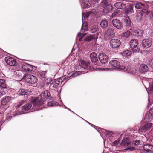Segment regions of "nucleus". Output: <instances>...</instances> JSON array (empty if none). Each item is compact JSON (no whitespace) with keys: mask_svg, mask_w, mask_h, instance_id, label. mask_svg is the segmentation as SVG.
<instances>
[{"mask_svg":"<svg viewBox=\"0 0 153 153\" xmlns=\"http://www.w3.org/2000/svg\"><path fill=\"white\" fill-rule=\"evenodd\" d=\"M50 97V94L49 91L46 90L41 93L40 97L34 99L33 101V108L34 106H39L42 105L46 100Z\"/></svg>","mask_w":153,"mask_h":153,"instance_id":"obj_1","label":"nucleus"},{"mask_svg":"<svg viewBox=\"0 0 153 153\" xmlns=\"http://www.w3.org/2000/svg\"><path fill=\"white\" fill-rule=\"evenodd\" d=\"M24 79L26 82L32 84H34L37 81V79L35 76L30 74L25 75Z\"/></svg>","mask_w":153,"mask_h":153,"instance_id":"obj_2","label":"nucleus"},{"mask_svg":"<svg viewBox=\"0 0 153 153\" xmlns=\"http://www.w3.org/2000/svg\"><path fill=\"white\" fill-rule=\"evenodd\" d=\"M110 64L112 66L116 68L119 67L121 70L127 71L128 72H129L128 70H127L126 66L123 65L121 66L119 62L117 60H113L111 61L110 62Z\"/></svg>","mask_w":153,"mask_h":153,"instance_id":"obj_3","label":"nucleus"},{"mask_svg":"<svg viewBox=\"0 0 153 153\" xmlns=\"http://www.w3.org/2000/svg\"><path fill=\"white\" fill-rule=\"evenodd\" d=\"M152 125L153 124L151 123H146L143 126L139 128V131L140 132L143 133L148 131L151 129Z\"/></svg>","mask_w":153,"mask_h":153,"instance_id":"obj_4","label":"nucleus"},{"mask_svg":"<svg viewBox=\"0 0 153 153\" xmlns=\"http://www.w3.org/2000/svg\"><path fill=\"white\" fill-rule=\"evenodd\" d=\"M4 59L7 64L10 66H14L16 65V60L12 57H5Z\"/></svg>","mask_w":153,"mask_h":153,"instance_id":"obj_5","label":"nucleus"},{"mask_svg":"<svg viewBox=\"0 0 153 153\" xmlns=\"http://www.w3.org/2000/svg\"><path fill=\"white\" fill-rule=\"evenodd\" d=\"M113 25L116 28L121 29L122 27V25L120 20L117 19H113L111 21Z\"/></svg>","mask_w":153,"mask_h":153,"instance_id":"obj_6","label":"nucleus"},{"mask_svg":"<svg viewBox=\"0 0 153 153\" xmlns=\"http://www.w3.org/2000/svg\"><path fill=\"white\" fill-rule=\"evenodd\" d=\"M80 63L81 66V69L85 70V71L82 72L85 73L88 72V70L90 68L89 63L82 60L81 61Z\"/></svg>","mask_w":153,"mask_h":153,"instance_id":"obj_7","label":"nucleus"},{"mask_svg":"<svg viewBox=\"0 0 153 153\" xmlns=\"http://www.w3.org/2000/svg\"><path fill=\"white\" fill-rule=\"evenodd\" d=\"M114 36V30L112 28L109 29L107 30L104 35L105 37L108 38H112Z\"/></svg>","mask_w":153,"mask_h":153,"instance_id":"obj_8","label":"nucleus"},{"mask_svg":"<svg viewBox=\"0 0 153 153\" xmlns=\"http://www.w3.org/2000/svg\"><path fill=\"white\" fill-rule=\"evenodd\" d=\"M111 47L114 48L119 47L120 45V42L117 39H112L110 42Z\"/></svg>","mask_w":153,"mask_h":153,"instance_id":"obj_9","label":"nucleus"},{"mask_svg":"<svg viewBox=\"0 0 153 153\" xmlns=\"http://www.w3.org/2000/svg\"><path fill=\"white\" fill-rule=\"evenodd\" d=\"M99 59L101 63L102 64L106 63L108 60V56L103 53H100L99 54Z\"/></svg>","mask_w":153,"mask_h":153,"instance_id":"obj_10","label":"nucleus"},{"mask_svg":"<svg viewBox=\"0 0 153 153\" xmlns=\"http://www.w3.org/2000/svg\"><path fill=\"white\" fill-rule=\"evenodd\" d=\"M152 42L151 39H144L142 42V45L145 48H148L151 46Z\"/></svg>","mask_w":153,"mask_h":153,"instance_id":"obj_11","label":"nucleus"},{"mask_svg":"<svg viewBox=\"0 0 153 153\" xmlns=\"http://www.w3.org/2000/svg\"><path fill=\"white\" fill-rule=\"evenodd\" d=\"M143 35V30L140 29L136 30L133 33V35L135 36V37H138L140 38L142 37Z\"/></svg>","mask_w":153,"mask_h":153,"instance_id":"obj_12","label":"nucleus"},{"mask_svg":"<svg viewBox=\"0 0 153 153\" xmlns=\"http://www.w3.org/2000/svg\"><path fill=\"white\" fill-rule=\"evenodd\" d=\"M126 3H123L121 2H116L114 4V6L117 9H123L126 8Z\"/></svg>","mask_w":153,"mask_h":153,"instance_id":"obj_13","label":"nucleus"},{"mask_svg":"<svg viewBox=\"0 0 153 153\" xmlns=\"http://www.w3.org/2000/svg\"><path fill=\"white\" fill-rule=\"evenodd\" d=\"M22 68L28 72L31 71L33 70V67L30 65L25 63L22 65Z\"/></svg>","mask_w":153,"mask_h":153,"instance_id":"obj_14","label":"nucleus"},{"mask_svg":"<svg viewBox=\"0 0 153 153\" xmlns=\"http://www.w3.org/2000/svg\"><path fill=\"white\" fill-rule=\"evenodd\" d=\"M51 83V88L52 89L57 87L58 85L61 83L60 81L57 80H52Z\"/></svg>","mask_w":153,"mask_h":153,"instance_id":"obj_15","label":"nucleus"},{"mask_svg":"<svg viewBox=\"0 0 153 153\" xmlns=\"http://www.w3.org/2000/svg\"><path fill=\"white\" fill-rule=\"evenodd\" d=\"M148 70V68L147 65L144 64L140 65L139 68V71L141 73H143L146 72Z\"/></svg>","mask_w":153,"mask_h":153,"instance_id":"obj_16","label":"nucleus"},{"mask_svg":"<svg viewBox=\"0 0 153 153\" xmlns=\"http://www.w3.org/2000/svg\"><path fill=\"white\" fill-rule=\"evenodd\" d=\"M143 149L148 152H153V146L149 144L145 145L143 146Z\"/></svg>","mask_w":153,"mask_h":153,"instance_id":"obj_17","label":"nucleus"},{"mask_svg":"<svg viewBox=\"0 0 153 153\" xmlns=\"http://www.w3.org/2000/svg\"><path fill=\"white\" fill-rule=\"evenodd\" d=\"M138 43L137 41L135 39H132L130 42V48L132 49L135 48Z\"/></svg>","mask_w":153,"mask_h":153,"instance_id":"obj_18","label":"nucleus"},{"mask_svg":"<svg viewBox=\"0 0 153 153\" xmlns=\"http://www.w3.org/2000/svg\"><path fill=\"white\" fill-rule=\"evenodd\" d=\"M11 98L9 96L3 98L1 102V104L2 105H6L7 103L9 102Z\"/></svg>","mask_w":153,"mask_h":153,"instance_id":"obj_19","label":"nucleus"},{"mask_svg":"<svg viewBox=\"0 0 153 153\" xmlns=\"http://www.w3.org/2000/svg\"><path fill=\"white\" fill-rule=\"evenodd\" d=\"M90 58L92 62H95L98 60L97 54L95 52H93L90 55Z\"/></svg>","mask_w":153,"mask_h":153,"instance_id":"obj_20","label":"nucleus"},{"mask_svg":"<svg viewBox=\"0 0 153 153\" xmlns=\"http://www.w3.org/2000/svg\"><path fill=\"white\" fill-rule=\"evenodd\" d=\"M131 144V142L126 138L123 139L121 143L122 146H124L125 147L128 146Z\"/></svg>","mask_w":153,"mask_h":153,"instance_id":"obj_21","label":"nucleus"},{"mask_svg":"<svg viewBox=\"0 0 153 153\" xmlns=\"http://www.w3.org/2000/svg\"><path fill=\"white\" fill-rule=\"evenodd\" d=\"M100 25L102 28H106L108 25V22L106 19H103L101 22Z\"/></svg>","mask_w":153,"mask_h":153,"instance_id":"obj_22","label":"nucleus"},{"mask_svg":"<svg viewBox=\"0 0 153 153\" xmlns=\"http://www.w3.org/2000/svg\"><path fill=\"white\" fill-rule=\"evenodd\" d=\"M31 92L25 90L23 89H20L18 92V94L20 95H27L30 94Z\"/></svg>","mask_w":153,"mask_h":153,"instance_id":"obj_23","label":"nucleus"},{"mask_svg":"<svg viewBox=\"0 0 153 153\" xmlns=\"http://www.w3.org/2000/svg\"><path fill=\"white\" fill-rule=\"evenodd\" d=\"M124 23L126 28H128L130 27L131 24L130 19L128 17L126 18L124 20Z\"/></svg>","mask_w":153,"mask_h":153,"instance_id":"obj_24","label":"nucleus"},{"mask_svg":"<svg viewBox=\"0 0 153 153\" xmlns=\"http://www.w3.org/2000/svg\"><path fill=\"white\" fill-rule=\"evenodd\" d=\"M80 74V71H76L74 72H71L68 74L67 78L70 77H74Z\"/></svg>","mask_w":153,"mask_h":153,"instance_id":"obj_25","label":"nucleus"},{"mask_svg":"<svg viewBox=\"0 0 153 153\" xmlns=\"http://www.w3.org/2000/svg\"><path fill=\"white\" fill-rule=\"evenodd\" d=\"M142 13H141V14L143 15L144 14L148 15L149 13L151 14V19H152L153 21V11H152L150 12L148 11L145 9H143L142 10Z\"/></svg>","mask_w":153,"mask_h":153,"instance_id":"obj_26","label":"nucleus"},{"mask_svg":"<svg viewBox=\"0 0 153 153\" xmlns=\"http://www.w3.org/2000/svg\"><path fill=\"white\" fill-rule=\"evenodd\" d=\"M132 53L131 51L128 50H126L122 53V56L125 57H127L131 55Z\"/></svg>","mask_w":153,"mask_h":153,"instance_id":"obj_27","label":"nucleus"},{"mask_svg":"<svg viewBox=\"0 0 153 153\" xmlns=\"http://www.w3.org/2000/svg\"><path fill=\"white\" fill-rule=\"evenodd\" d=\"M148 119V121H151L153 120V108H151L149 110Z\"/></svg>","mask_w":153,"mask_h":153,"instance_id":"obj_28","label":"nucleus"},{"mask_svg":"<svg viewBox=\"0 0 153 153\" xmlns=\"http://www.w3.org/2000/svg\"><path fill=\"white\" fill-rule=\"evenodd\" d=\"M32 106V104L31 103H27L22 107V111L28 110Z\"/></svg>","mask_w":153,"mask_h":153,"instance_id":"obj_29","label":"nucleus"},{"mask_svg":"<svg viewBox=\"0 0 153 153\" xmlns=\"http://www.w3.org/2000/svg\"><path fill=\"white\" fill-rule=\"evenodd\" d=\"M135 7L137 9H142L144 6L143 4L141 3H137L136 4H134Z\"/></svg>","mask_w":153,"mask_h":153,"instance_id":"obj_30","label":"nucleus"},{"mask_svg":"<svg viewBox=\"0 0 153 153\" xmlns=\"http://www.w3.org/2000/svg\"><path fill=\"white\" fill-rule=\"evenodd\" d=\"M88 29L87 24L86 22H84L83 23L81 28V30L83 31L87 30Z\"/></svg>","mask_w":153,"mask_h":153,"instance_id":"obj_31","label":"nucleus"},{"mask_svg":"<svg viewBox=\"0 0 153 153\" xmlns=\"http://www.w3.org/2000/svg\"><path fill=\"white\" fill-rule=\"evenodd\" d=\"M52 82V80L51 79H45L43 82V84L44 86H48Z\"/></svg>","mask_w":153,"mask_h":153,"instance_id":"obj_32","label":"nucleus"},{"mask_svg":"<svg viewBox=\"0 0 153 153\" xmlns=\"http://www.w3.org/2000/svg\"><path fill=\"white\" fill-rule=\"evenodd\" d=\"M85 1L86 2V0H85V1L84 2H82V3H81V5L82 6H82H83V7L84 8H89L90 7V4L89 2V0H88V5H86V4H87V2L85 3Z\"/></svg>","mask_w":153,"mask_h":153,"instance_id":"obj_33","label":"nucleus"},{"mask_svg":"<svg viewBox=\"0 0 153 153\" xmlns=\"http://www.w3.org/2000/svg\"><path fill=\"white\" fill-rule=\"evenodd\" d=\"M131 33L130 31L128 30L123 33L122 37H123L128 38L129 36Z\"/></svg>","mask_w":153,"mask_h":153,"instance_id":"obj_34","label":"nucleus"},{"mask_svg":"<svg viewBox=\"0 0 153 153\" xmlns=\"http://www.w3.org/2000/svg\"><path fill=\"white\" fill-rule=\"evenodd\" d=\"M0 87L3 88H6L5 82L4 80L0 79Z\"/></svg>","mask_w":153,"mask_h":153,"instance_id":"obj_35","label":"nucleus"},{"mask_svg":"<svg viewBox=\"0 0 153 153\" xmlns=\"http://www.w3.org/2000/svg\"><path fill=\"white\" fill-rule=\"evenodd\" d=\"M101 6L104 8L107 5V2L106 0H102L100 3Z\"/></svg>","mask_w":153,"mask_h":153,"instance_id":"obj_36","label":"nucleus"},{"mask_svg":"<svg viewBox=\"0 0 153 153\" xmlns=\"http://www.w3.org/2000/svg\"><path fill=\"white\" fill-rule=\"evenodd\" d=\"M4 88H1L0 89V97L6 94V92L4 91Z\"/></svg>","mask_w":153,"mask_h":153,"instance_id":"obj_37","label":"nucleus"},{"mask_svg":"<svg viewBox=\"0 0 153 153\" xmlns=\"http://www.w3.org/2000/svg\"><path fill=\"white\" fill-rule=\"evenodd\" d=\"M66 75H64L58 79L59 80V81H60V83H61L63 82L64 80L66 79Z\"/></svg>","mask_w":153,"mask_h":153,"instance_id":"obj_38","label":"nucleus"},{"mask_svg":"<svg viewBox=\"0 0 153 153\" xmlns=\"http://www.w3.org/2000/svg\"><path fill=\"white\" fill-rule=\"evenodd\" d=\"M85 35V34L82 33H78L77 35V36L78 38H82L84 37Z\"/></svg>","mask_w":153,"mask_h":153,"instance_id":"obj_39","label":"nucleus"},{"mask_svg":"<svg viewBox=\"0 0 153 153\" xmlns=\"http://www.w3.org/2000/svg\"><path fill=\"white\" fill-rule=\"evenodd\" d=\"M98 29V27L97 26H95L92 27L91 30V32L92 33H94Z\"/></svg>","mask_w":153,"mask_h":153,"instance_id":"obj_40","label":"nucleus"},{"mask_svg":"<svg viewBox=\"0 0 153 153\" xmlns=\"http://www.w3.org/2000/svg\"><path fill=\"white\" fill-rule=\"evenodd\" d=\"M120 140L118 139L116 141H114L113 143V146L114 147H115L116 145H117L118 144L120 143Z\"/></svg>","mask_w":153,"mask_h":153,"instance_id":"obj_41","label":"nucleus"},{"mask_svg":"<svg viewBox=\"0 0 153 153\" xmlns=\"http://www.w3.org/2000/svg\"><path fill=\"white\" fill-rule=\"evenodd\" d=\"M46 71H42L40 73V76L42 77H45L46 74Z\"/></svg>","mask_w":153,"mask_h":153,"instance_id":"obj_42","label":"nucleus"},{"mask_svg":"<svg viewBox=\"0 0 153 153\" xmlns=\"http://www.w3.org/2000/svg\"><path fill=\"white\" fill-rule=\"evenodd\" d=\"M149 64L153 68V58L149 61Z\"/></svg>","mask_w":153,"mask_h":153,"instance_id":"obj_43","label":"nucleus"},{"mask_svg":"<svg viewBox=\"0 0 153 153\" xmlns=\"http://www.w3.org/2000/svg\"><path fill=\"white\" fill-rule=\"evenodd\" d=\"M141 143V142L140 140H136L133 142V144L134 145H139Z\"/></svg>","mask_w":153,"mask_h":153,"instance_id":"obj_44","label":"nucleus"},{"mask_svg":"<svg viewBox=\"0 0 153 153\" xmlns=\"http://www.w3.org/2000/svg\"><path fill=\"white\" fill-rule=\"evenodd\" d=\"M25 101L24 100H21L17 106V107H19L21 106L24 102Z\"/></svg>","mask_w":153,"mask_h":153,"instance_id":"obj_45","label":"nucleus"},{"mask_svg":"<svg viewBox=\"0 0 153 153\" xmlns=\"http://www.w3.org/2000/svg\"><path fill=\"white\" fill-rule=\"evenodd\" d=\"M54 102H49L47 103V105L48 106L51 107L54 105Z\"/></svg>","mask_w":153,"mask_h":153,"instance_id":"obj_46","label":"nucleus"},{"mask_svg":"<svg viewBox=\"0 0 153 153\" xmlns=\"http://www.w3.org/2000/svg\"><path fill=\"white\" fill-rule=\"evenodd\" d=\"M135 150V148L134 147H131L125 149V150H130L131 151H133Z\"/></svg>","mask_w":153,"mask_h":153,"instance_id":"obj_47","label":"nucleus"},{"mask_svg":"<svg viewBox=\"0 0 153 153\" xmlns=\"http://www.w3.org/2000/svg\"><path fill=\"white\" fill-rule=\"evenodd\" d=\"M89 14L90 13H87L86 14H82V16L85 18H86L89 16Z\"/></svg>","mask_w":153,"mask_h":153,"instance_id":"obj_48","label":"nucleus"},{"mask_svg":"<svg viewBox=\"0 0 153 153\" xmlns=\"http://www.w3.org/2000/svg\"><path fill=\"white\" fill-rule=\"evenodd\" d=\"M149 89V91H153V82L150 85Z\"/></svg>","mask_w":153,"mask_h":153,"instance_id":"obj_49","label":"nucleus"},{"mask_svg":"<svg viewBox=\"0 0 153 153\" xmlns=\"http://www.w3.org/2000/svg\"><path fill=\"white\" fill-rule=\"evenodd\" d=\"M21 73H22V72L21 71H16V74H18V75L19 76H22V75L21 74Z\"/></svg>","mask_w":153,"mask_h":153,"instance_id":"obj_50","label":"nucleus"},{"mask_svg":"<svg viewBox=\"0 0 153 153\" xmlns=\"http://www.w3.org/2000/svg\"><path fill=\"white\" fill-rule=\"evenodd\" d=\"M133 51L134 52H139L140 51V49L137 48L134 49Z\"/></svg>","mask_w":153,"mask_h":153,"instance_id":"obj_51","label":"nucleus"},{"mask_svg":"<svg viewBox=\"0 0 153 153\" xmlns=\"http://www.w3.org/2000/svg\"><path fill=\"white\" fill-rule=\"evenodd\" d=\"M107 133V134L109 136H111L112 135V133L110 131H108Z\"/></svg>","mask_w":153,"mask_h":153,"instance_id":"obj_52","label":"nucleus"},{"mask_svg":"<svg viewBox=\"0 0 153 153\" xmlns=\"http://www.w3.org/2000/svg\"><path fill=\"white\" fill-rule=\"evenodd\" d=\"M94 1L95 2H96L97 3H99V0H92Z\"/></svg>","mask_w":153,"mask_h":153,"instance_id":"obj_53","label":"nucleus"},{"mask_svg":"<svg viewBox=\"0 0 153 153\" xmlns=\"http://www.w3.org/2000/svg\"><path fill=\"white\" fill-rule=\"evenodd\" d=\"M134 5V4H130L129 5V8H130V9H131V8L132 7V6L133 5Z\"/></svg>","mask_w":153,"mask_h":153,"instance_id":"obj_54","label":"nucleus"},{"mask_svg":"<svg viewBox=\"0 0 153 153\" xmlns=\"http://www.w3.org/2000/svg\"><path fill=\"white\" fill-rule=\"evenodd\" d=\"M85 38H90V39H91V38H94L92 36H91L89 38H87V37H85Z\"/></svg>","mask_w":153,"mask_h":153,"instance_id":"obj_55","label":"nucleus"},{"mask_svg":"<svg viewBox=\"0 0 153 153\" xmlns=\"http://www.w3.org/2000/svg\"><path fill=\"white\" fill-rule=\"evenodd\" d=\"M91 39H85V40L88 41H91Z\"/></svg>","mask_w":153,"mask_h":153,"instance_id":"obj_56","label":"nucleus"},{"mask_svg":"<svg viewBox=\"0 0 153 153\" xmlns=\"http://www.w3.org/2000/svg\"><path fill=\"white\" fill-rule=\"evenodd\" d=\"M22 113L21 112H19V114H18L17 115H18V114H22Z\"/></svg>","mask_w":153,"mask_h":153,"instance_id":"obj_57","label":"nucleus"},{"mask_svg":"<svg viewBox=\"0 0 153 153\" xmlns=\"http://www.w3.org/2000/svg\"><path fill=\"white\" fill-rule=\"evenodd\" d=\"M87 122L88 123V124H91V123H90L89 122H87Z\"/></svg>","mask_w":153,"mask_h":153,"instance_id":"obj_58","label":"nucleus"},{"mask_svg":"<svg viewBox=\"0 0 153 153\" xmlns=\"http://www.w3.org/2000/svg\"><path fill=\"white\" fill-rule=\"evenodd\" d=\"M82 39H79V41H81Z\"/></svg>","mask_w":153,"mask_h":153,"instance_id":"obj_59","label":"nucleus"},{"mask_svg":"<svg viewBox=\"0 0 153 153\" xmlns=\"http://www.w3.org/2000/svg\"><path fill=\"white\" fill-rule=\"evenodd\" d=\"M152 3H153V1H152Z\"/></svg>","mask_w":153,"mask_h":153,"instance_id":"obj_60","label":"nucleus"},{"mask_svg":"<svg viewBox=\"0 0 153 153\" xmlns=\"http://www.w3.org/2000/svg\"><path fill=\"white\" fill-rule=\"evenodd\" d=\"M15 115H13V116H15Z\"/></svg>","mask_w":153,"mask_h":153,"instance_id":"obj_61","label":"nucleus"},{"mask_svg":"<svg viewBox=\"0 0 153 153\" xmlns=\"http://www.w3.org/2000/svg\"><path fill=\"white\" fill-rule=\"evenodd\" d=\"M152 51H153V49L152 50Z\"/></svg>","mask_w":153,"mask_h":153,"instance_id":"obj_62","label":"nucleus"}]
</instances>
